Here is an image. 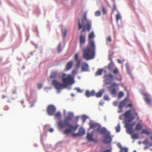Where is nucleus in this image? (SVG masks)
<instances>
[{
    "label": "nucleus",
    "instance_id": "1",
    "mask_svg": "<svg viewBox=\"0 0 152 152\" xmlns=\"http://www.w3.org/2000/svg\"><path fill=\"white\" fill-rule=\"evenodd\" d=\"M94 37V32H91L88 35L87 46L83 50V57L87 60L93 59L95 57V45L94 41L92 40Z\"/></svg>",
    "mask_w": 152,
    "mask_h": 152
},
{
    "label": "nucleus",
    "instance_id": "2",
    "mask_svg": "<svg viewBox=\"0 0 152 152\" xmlns=\"http://www.w3.org/2000/svg\"><path fill=\"white\" fill-rule=\"evenodd\" d=\"M73 117V114L71 113H69L68 114L67 118H64V123L62 120L58 122L57 124L59 129H62L65 127H68L64 130V134H68L73 131H75L78 127V125L73 126L72 124H70L69 121H72Z\"/></svg>",
    "mask_w": 152,
    "mask_h": 152
},
{
    "label": "nucleus",
    "instance_id": "3",
    "mask_svg": "<svg viewBox=\"0 0 152 152\" xmlns=\"http://www.w3.org/2000/svg\"><path fill=\"white\" fill-rule=\"evenodd\" d=\"M124 115L126 120L129 122L133 121L135 118L139 119L138 114L134 107L126 111Z\"/></svg>",
    "mask_w": 152,
    "mask_h": 152
},
{
    "label": "nucleus",
    "instance_id": "4",
    "mask_svg": "<svg viewBox=\"0 0 152 152\" xmlns=\"http://www.w3.org/2000/svg\"><path fill=\"white\" fill-rule=\"evenodd\" d=\"M61 80L66 87L68 85L72 84L74 83L73 78L70 75H67L65 74H63L61 77Z\"/></svg>",
    "mask_w": 152,
    "mask_h": 152
},
{
    "label": "nucleus",
    "instance_id": "5",
    "mask_svg": "<svg viewBox=\"0 0 152 152\" xmlns=\"http://www.w3.org/2000/svg\"><path fill=\"white\" fill-rule=\"evenodd\" d=\"M78 30H80L82 28H83V30L81 32L84 31L85 30V28H86V30L89 31L91 28V22H89L87 23L85 26V25L83 23V19L81 20V23L80 22V20L78 21Z\"/></svg>",
    "mask_w": 152,
    "mask_h": 152
},
{
    "label": "nucleus",
    "instance_id": "6",
    "mask_svg": "<svg viewBox=\"0 0 152 152\" xmlns=\"http://www.w3.org/2000/svg\"><path fill=\"white\" fill-rule=\"evenodd\" d=\"M52 84L55 88L58 90L66 88L65 87V86L63 83H59L56 80H54L52 81Z\"/></svg>",
    "mask_w": 152,
    "mask_h": 152
},
{
    "label": "nucleus",
    "instance_id": "7",
    "mask_svg": "<svg viewBox=\"0 0 152 152\" xmlns=\"http://www.w3.org/2000/svg\"><path fill=\"white\" fill-rule=\"evenodd\" d=\"M104 78V79L105 83L106 84H110L111 83L112 80L113 79V77L112 75L109 74L105 75Z\"/></svg>",
    "mask_w": 152,
    "mask_h": 152
},
{
    "label": "nucleus",
    "instance_id": "8",
    "mask_svg": "<svg viewBox=\"0 0 152 152\" xmlns=\"http://www.w3.org/2000/svg\"><path fill=\"white\" fill-rule=\"evenodd\" d=\"M105 139L103 140V142L104 144H108L111 141L112 138L110 136V132H107L106 133V134L104 136Z\"/></svg>",
    "mask_w": 152,
    "mask_h": 152
},
{
    "label": "nucleus",
    "instance_id": "9",
    "mask_svg": "<svg viewBox=\"0 0 152 152\" xmlns=\"http://www.w3.org/2000/svg\"><path fill=\"white\" fill-rule=\"evenodd\" d=\"M56 111V108L52 105H49L47 108V112L50 115H52L54 114Z\"/></svg>",
    "mask_w": 152,
    "mask_h": 152
},
{
    "label": "nucleus",
    "instance_id": "10",
    "mask_svg": "<svg viewBox=\"0 0 152 152\" xmlns=\"http://www.w3.org/2000/svg\"><path fill=\"white\" fill-rule=\"evenodd\" d=\"M86 34H81L79 36V41L80 46L81 48L83 47V44H85L86 41Z\"/></svg>",
    "mask_w": 152,
    "mask_h": 152
},
{
    "label": "nucleus",
    "instance_id": "11",
    "mask_svg": "<svg viewBox=\"0 0 152 152\" xmlns=\"http://www.w3.org/2000/svg\"><path fill=\"white\" fill-rule=\"evenodd\" d=\"M74 58L75 61L76 62V67L78 69L80 67L81 60L79 58L78 54L77 53H76L75 54Z\"/></svg>",
    "mask_w": 152,
    "mask_h": 152
},
{
    "label": "nucleus",
    "instance_id": "12",
    "mask_svg": "<svg viewBox=\"0 0 152 152\" xmlns=\"http://www.w3.org/2000/svg\"><path fill=\"white\" fill-rule=\"evenodd\" d=\"M133 126L132 124H126V125L127 128V132L129 134H132L134 132V130L132 128Z\"/></svg>",
    "mask_w": 152,
    "mask_h": 152
},
{
    "label": "nucleus",
    "instance_id": "13",
    "mask_svg": "<svg viewBox=\"0 0 152 152\" xmlns=\"http://www.w3.org/2000/svg\"><path fill=\"white\" fill-rule=\"evenodd\" d=\"M93 133H88L87 135V138L88 141H90L96 142V140L93 138Z\"/></svg>",
    "mask_w": 152,
    "mask_h": 152
},
{
    "label": "nucleus",
    "instance_id": "14",
    "mask_svg": "<svg viewBox=\"0 0 152 152\" xmlns=\"http://www.w3.org/2000/svg\"><path fill=\"white\" fill-rule=\"evenodd\" d=\"M95 92L94 90L91 91V92L87 90L85 93V95L88 97L95 96Z\"/></svg>",
    "mask_w": 152,
    "mask_h": 152
},
{
    "label": "nucleus",
    "instance_id": "15",
    "mask_svg": "<svg viewBox=\"0 0 152 152\" xmlns=\"http://www.w3.org/2000/svg\"><path fill=\"white\" fill-rule=\"evenodd\" d=\"M73 62L72 61H69L66 64L65 69L66 70H70L72 67L73 65Z\"/></svg>",
    "mask_w": 152,
    "mask_h": 152
},
{
    "label": "nucleus",
    "instance_id": "16",
    "mask_svg": "<svg viewBox=\"0 0 152 152\" xmlns=\"http://www.w3.org/2000/svg\"><path fill=\"white\" fill-rule=\"evenodd\" d=\"M82 70L83 71H86L88 69V66L86 63H84L83 64L82 66Z\"/></svg>",
    "mask_w": 152,
    "mask_h": 152
},
{
    "label": "nucleus",
    "instance_id": "17",
    "mask_svg": "<svg viewBox=\"0 0 152 152\" xmlns=\"http://www.w3.org/2000/svg\"><path fill=\"white\" fill-rule=\"evenodd\" d=\"M126 99H125L122 101H121L119 103L118 105V108L120 109H121L125 105L126 101Z\"/></svg>",
    "mask_w": 152,
    "mask_h": 152
},
{
    "label": "nucleus",
    "instance_id": "18",
    "mask_svg": "<svg viewBox=\"0 0 152 152\" xmlns=\"http://www.w3.org/2000/svg\"><path fill=\"white\" fill-rule=\"evenodd\" d=\"M144 95L145 96L144 100H145L146 102L148 104H151V100L148 97V95L146 94H144Z\"/></svg>",
    "mask_w": 152,
    "mask_h": 152
},
{
    "label": "nucleus",
    "instance_id": "19",
    "mask_svg": "<svg viewBox=\"0 0 152 152\" xmlns=\"http://www.w3.org/2000/svg\"><path fill=\"white\" fill-rule=\"evenodd\" d=\"M104 91V90H101L97 93H95V95L97 98L100 97L102 96Z\"/></svg>",
    "mask_w": 152,
    "mask_h": 152
},
{
    "label": "nucleus",
    "instance_id": "20",
    "mask_svg": "<svg viewBox=\"0 0 152 152\" xmlns=\"http://www.w3.org/2000/svg\"><path fill=\"white\" fill-rule=\"evenodd\" d=\"M97 123L94 122H90L89 123L90 126L89 129H94L95 126H97Z\"/></svg>",
    "mask_w": 152,
    "mask_h": 152
},
{
    "label": "nucleus",
    "instance_id": "21",
    "mask_svg": "<svg viewBox=\"0 0 152 152\" xmlns=\"http://www.w3.org/2000/svg\"><path fill=\"white\" fill-rule=\"evenodd\" d=\"M78 133L80 136L83 135L85 133L84 129L82 127H80L79 129Z\"/></svg>",
    "mask_w": 152,
    "mask_h": 152
},
{
    "label": "nucleus",
    "instance_id": "22",
    "mask_svg": "<svg viewBox=\"0 0 152 152\" xmlns=\"http://www.w3.org/2000/svg\"><path fill=\"white\" fill-rule=\"evenodd\" d=\"M97 125L98 126H95V127L94 129V132H99L101 129L100 125L97 123Z\"/></svg>",
    "mask_w": 152,
    "mask_h": 152
},
{
    "label": "nucleus",
    "instance_id": "23",
    "mask_svg": "<svg viewBox=\"0 0 152 152\" xmlns=\"http://www.w3.org/2000/svg\"><path fill=\"white\" fill-rule=\"evenodd\" d=\"M110 88V92L112 95H115L116 94V90L114 88Z\"/></svg>",
    "mask_w": 152,
    "mask_h": 152
},
{
    "label": "nucleus",
    "instance_id": "24",
    "mask_svg": "<svg viewBox=\"0 0 152 152\" xmlns=\"http://www.w3.org/2000/svg\"><path fill=\"white\" fill-rule=\"evenodd\" d=\"M99 132L100 134H106V133L107 132L106 129L105 128H102L101 129H100Z\"/></svg>",
    "mask_w": 152,
    "mask_h": 152
},
{
    "label": "nucleus",
    "instance_id": "25",
    "mask_svg": "<svg viewBox=\"0 0 152 152\" xmlns=\"http://www.w3.org/2000/svg\"><path fill=\"white\" fill-rule=\"evenodd\" d=\"M55 117L58 120H60L61 118V115L60 112L56 113L55 115Z\"/></svg>",
    "mask_w": 152,
    "mask_h": 152
},
{
    "label": "nucleus",
    "instance_id": "26",
    "mask_svg": "<svg viewBox=\"0 0 152 152\" xmlns=\"http://www.w3.org/2000/svg\"><path fill=\"white\" fill-rule=\"evenodd\" d=\"M114 64L113 62L111 61L108 65V69H109L112 70L114 67Z\"/></svg>",
    "mask_w": 152,
    "mask_h": 152
},
{
    "label": "nucleus",
    "instance_id": "27",
    "mask_svg": "<svg viewBox=\"0 0 152 152\" xmlns=\"http://www.w3.org/2000/svg\"><path fill=\"white\" fill-rule=\"evenodd\" d=\"M142 126L139 123H137L135 126V130H140L141 129Z\"/></svg>",
    "mask_w": 152,
    "mask_h": 152
},
{
    "label": "nucleus",
    "instance_id": "28",
    "mask_svg": "<svg viewBox=\"0 0 152 152\" xmlns=\"http://www.w3.org/2000/svg\"><path fill=\"white\" fill-rule=\"evenodd\" d=\"M141 134H145L147 135H149L150 133L146 129H143L142 131Z\"/></svg>",
    "mask_w": 152,
    "mask_h": 152
},
{
    "label": "nucleus",
    "instance_id": "29",
    "mask_svg": "<svg viewBox=\"0 0 152 152\" xmlns=\"http://www.w3.org/2000/svg\"><path fill=\"white\" fill-rule=\"evenodd\" d=\"M57 73L56 72H53L50 75V78H56L57 77Z\"/></svg>",
    "mask_w": 152,
    "mask_h": 152
},
{
    "label": "nucleus",
    "instance_id": "30",
    "mask_svg": "<svg viewBox=\"0 0 152 152\" xmlns=\"http://www.w3.org/2000/svg\"><path fill=\"white\" fill-rule=\"evenodd\" d=\"M102 72V70L101 69H99L96 73V75L97 76L98 75H101Z\"/></svg>",
    "mask_w": 152,
    "mask_h": 152
},
{
    "label": "nucleus",
    "instance_id": "31",
    "mask_svg": "<svg viewBox=\"0 0 152 152\" xmlns=\"http://www.w3.org/2000/svg\"><path fill=\"white\" fill-rule=\"evenodd\" d=\"M132 137L133 139H136L138 138V136L137 134L135 133L132 135Z\"/></svg>",
    "mask_w": 152,
    "mask_h": 152
},
{
    "label": "nucleus",
    "instance_id": "32",
    "mask_svg": "<svg viewBox=\"0 0 152 152\" xmlns=\"http://www.w3.org/2000/svg\"><path fill=\"white\" fill-rule=\"evenodd\" d=\"M124 94L122 92H120L118 94V98H121L123 96Z\"/></svg>",
    "mask_w": 152,
    "mask_h": 152
},
{
    "label": "nucleus",
    "instance_id": "33",
    "mask_svg": "<svg viewBox=\"0 0 152 152\" xmlns=\"http://www.w3.org/2000/svg\"><path fill=\"white\" fill-rule=\"evenodd\" d=\"M113 72L114 74L116 75L118 73L119 71L117 68H115L113 71Z\"/></svg>",
    "mask_w": 152,
    "mask_h": 152
},
{
    "label": "nucleus",
    "instance_id": "34",
    "mask_svg": "<svg viewBox=\"0 0 152 152\" xmlns=\"http://www.w3.org/2000/svg\"><path fill=\"white\" fill-rule=\"evenodd\" d=\"M115 129L116 131L118 132L120 131V126L119 124H118L117 126L115 127Z\"/></svg>",
    "mask_w": 152,
    "mask_h": 152
},
{
    "label": "nucleus",
    "instance_id": "35",
    "mask_svg": "<svg viewBox=\"0 0 152 152\" xmlns=\"http://www.w3.org/2000/svg\"><path fill=\"white\" fill-rule=\"evenodd\" d=\"M61 51V44L59 43L58 47V53H60Z\"/></svg>",
    "mask_w": 152,
    "mask_h": 152
},
{
    "label": "nucleus",
    "instance_id": "36",
    "mask_svg": "<svg viewBox=\"0 0 152 152\" xmlns=\"http://www.w3.org/2000/svg\"><path fill=\"white\" fill-rule=\"evenodd\" d=\"M104 99L105 100H109L110 99L109 98L108 96L107 95H105L103 97Z\"/></svg>",
    "mask_w": 152,
    "mask_h": 152
},
{
    "label": "nucleus",
    "instance_id": "37",
    "mask_svg": "<svg viewBox=\"0 0 152 152\" xmlns=\"http://www.w3.org/2000/svg\"><path fill=\"white\" fill-rule=\"evenodd\" d=\"M116 20L117 21H118L119 19H121V16L119 14H117L116 16Z\"/></svg>",
    "mask_w": 152,
    "mask_h": 152
},
{
    "label": "nucleus",
    "instance_id": "38",
    "mask_svg": "<svg viewBox=\"0 0 152 152\" xmlns=\"http://www.w3.org/2000/svg\"><path fill=\"white\" fill-rule=\"evenodd\" d=\"M118 86V84H117L116 83H113L109 87V88H113V87L114 86Z\"/></svg>",
    "mask_w": 152,
    "mask_h": 152
},
{
    "label": "nucleus",
    "instance_id": "39",
    "mask_svg": "<svg viewBox=\"0 0 152 152\" xmlns=\"http://www.w3.org/2000/svg\"><path fill=\"white\" fill-rule=\"evenodd\" d=\"M72 136L74 137H78L80 136L79 133H73L72 134Z\"/></svg>",
    "mask_w": 152,
    "mask_h": 152
},
{
    "label": "nucleus",
    "instance_id": "40",
    "mask_svg": "<svg viewBox=\"0 0 152 152\" xmlns=\"http://www.w3.org/2000/svg\"><path fill=\"white\" fill-rule=\"evenodd\" d=\"M82 118L83 120V122H85L86 119L87 118V117L85 115H83L82 116Z\"/></svg>",
    "mask_w": 152,
    "mask_h": 152
},
{
    "label": "nucleus",
    "instance_id": "41",
    "mask_svg": "<svg viewBox=\"0 0 152 152\" xmlns=\"http://www.w3.org/2000/svg\"><path fill=\"white\" fill-rule=\"evenodd\" d=\"M132 107H133V104H128V105H126V106L125 107L126 108H127L128 107H129L130 108H132Z\"/></svg>",
    "mask_w": 152,
    "mask_h": 152
},
{
    "label": "nucleus",
    "instance_id": "42",
    "mask_svg": "<svg viewBox=\"0 0 152 152\" xmlns=\"http://www.w3.org/2000/svg\"><path fill=\"white\" fill-rule=\"evenodd\" d=\"M95 14L96 16H99L100 15V12L99 11H97L95 12Z\"/></svg>",
    "mask_w": 152,
    "mask_h": 152
},
{
    "label": "nucleus",
    "instance_id": "43",
    "mask_svg": "<svg viewBox=\"0 0 152 152\" xmlns=\"http://www.w3.org/2000/svg\"><path fill=\"white\" fill-rule=\"evenodd\" d=\"M107 41L110 42L111 41V37L110 36H109L107 37Z\"/></svg>",
    "mask_w": 152,
    "mask_h": 152
},
{
    "label": "nucleus",
    "instance_id": "44",
    "mask_svg": "<svg viewBox=\"0 0 152 152\" xmlns=\"http://www.w3.org/2000/svg\"><path fill=\"white\" fill-rule=\"evenodd\" d=\"M102 12L104 14H105L107 13L106 10L104 7H102Z\"/></svg>",
    "mask_w": 152,
    "mask_h": 152
},
{
    "label": "nucleus",
    "instance_id": "45",
    "mask_svg": "<svg viewBox=\"0 0 152 152\" xmlns=\"http://www.w3.org/2000/svg\"><path fill=\"white\" fill-rule=\"evenodd\" d=\"M37 87L39 89H40L42 87V85L41 83H38L37 84Z\"/></svg>",
    "mask_w": 152,
    "mask_h": 152
},
{
    "label": "nucleus",
    "instance_id": "46",
    "mask_svg": "<svg viewBox=\"0 0 152 152\" xmlns=\"http://www.w3.org/2000/svg\"><path fill=\"white\" fill-rule=\"evenodd\" d=\"M75 89L78 92L80 93L82 91L81 90L78 88H75Z\"/></svg>",
    "mask_w": 152,
    "mask_h": 152
},
{
    "label": "nucleus",
    "instance_id": "47",
    "mask_svg": "<svg viewBox=\"0 0 152 152\" xmlns=\"http://www.w3.org/2000/svg\"><path fill=\"white\" fill-rule=\"evenodd\" d=\"M119 148L121 149V151L119 152H124V148H122L121 145H120Z\"/></svg>",
    "mask_w": 152,
    "mask_h": 152
},
{
    "label": "nucleus",
    "instance_id": "48",
    "mask_svg": "<svg viewBox=\"0 0 152 152\" xmlns=\"http://www.w3.org/2000/svg\"><path fill=\"white\" fill-rule=\"evenodd\" d=\"M100 152H111V150L110 149H108Z\"/></svg>",
    "mask_w": 152,
    "mask_h": 152
},
{
    "label": "nucleus",
    "instance_id": "49",
    "mask_svg": "<svg viewBox=\"0 0 152 152\" xmlns=\"http://www.w3.org/2000/svg\"><path fill=\"white\" fill-rule=\"evenodd\" d=\"M76 73V71L75 70H73L72 72V74L73 75H75Z\"/></svg>",
    "mask_w": 152,
    "mask_h": 152
},
{
    "label": "nucleus",
    "instance_id": "50",
    "mask_svg": "<svg viewBox=\"0 0 152 152\" xmlns=\"http://www.w3.org/2000/svg\"><path fill=\"white\" fill-rule=\"evenodd\" d=\"M117 103H118V102H117L115 101L113 102V106H115L117 105Z\"/></svg>",
    "mask_w": 152,
    "mask_h": 152
},
{
    "label": "nucleus",
    "instance_id": "51",
    "mask_svg": "<svg viewBox=\"0 0 152 152\" xmlns=\"http://www.w3.org/2000/svg\"><path fill=\"white\" fill-rule=\"evenodd\" d=\"M66 35V30H65L64 33H63V36L64 38H65Z\"/></svg>",
    "mask_w": 152,
    "mask_h": 152
},
{
    "label": "nucleus",
    "instance_id": "52",
    "mask_svg": "<svg viewBox=\"0 0 152 152\" xmlns=\"http://www.w3.org/2000/svg\"><path fill=\"white\" fill-rule=\"evenodd\" d=\"M124 152H128L127 148H124Z\"/></svg>",
    "mask_w": 152,
    "mask_h": 152
},
{
    "label": "nucleus",
    "instance_id": "53",
    "mask_svg": "<svg viewBox=\"0 0 152 152\" xmlns=\"http://www.w3.org/2000/svg\"><path fill=\"white\" fill-rule=\"evenodd\" d=\"M113 6H114V9H113V11H114L116 9V6H115V2H114V4H113Z\"/></svg>",
    "mask_w": 152,
    "mask_h": 152
},
{
    "label": "nucleus",
    "instance_id": "54",
    "mask_svg": "<svg viewBox=\"0 0 152 152\" xmlns=\"http://www.w3.org/2000/svg\"><path fill=\"white\" fill-rule=\"evenodd\" d=\"M49 131L50 132H52L53 131V129L52 128H50L49 129Z\"/></svg>",
    "mask_w": 152,
    "mask_h": 152
},
{
    "label": "nucleus",
    "instance_id": "55",
    "mask_svg": "<svg viewBox=\"0 0 152 152\" xmlns=\"http://www.w3.org/2000/svg\"><path fill=\"white\" fill-rule=\"evenodd\" d=\"M84 18H85V20L87 21V19L86 14H85V15H84Z\"/></svg>",
    "mask_w": 152,
    "mask_h": 152
},
{
    "label": "nucleus",
    "instance_id": "56",
    "mask_svg": "<svg viewBox=\"0 0 152 152\" xmlns=\"http://www.w3.org/2000/svg\"><path fill=\"white\" fill-rule=\"evenodd\" d=\"M76 122H77L78 120V119H79V117H76Z\"/></svg>",
    "mask_w": 152,
    "mask_h": 152
},
{
    "label": "nucleus",
    "instance_id": "57",
    "mask_svg": "<svg viewBox=\"0 0 152 152\" xmlns=\"http://www.w3.org/2000/svg\"><path fill=\"white\" fill-rule=\"evenodd\" d=\"M146 142H148V141L147 140H145L144 141V144H146L145 143H146Z\"/></svg>",
    "mask_w": 152,
    "mask_h": 152
},
{
    "label": "nucleus",
    "instance_id": "58",
    "mask_svg": "<svg viewBox=\"0 0 152 152\" xmlns=\"http://www.w3.org/2000/svg\"><path fill=\"white\" fill-rule=\"evenodd\" d=\"M118 63L120 64L121 63V60H119V59H118Z\"/></svg>",
    "mask_w": 152,
    "mask_h": 152
},
{
    "label": "nucleus",
    "instance_id": "59",
    "mask_svg": "<svg viewBox=\"0 0 152 152\" xmlns=\"http://www.w3.org/2000/svg\"><path fill=\"white\" fill-rule=\"evenodd\" d=\"M103 104V103L102 102H100L99 103V105H102Z\"/></svg>",
    "mask_w": 152,
    "mask_h": 152
},
{
    "label": "nucleus",
    "instance_id": "60",
    "mask_svg": "<svg viewBox=\"0 0 152 152\" xmlns=\"http://www.w3.org/2000/svg\"><path fill=\"white\" fill-rule=\"evenodd\" d=\"M122 109H120V110L118 111V113H120L122 111Z\"/></svg>",
    "mask_w": 152,
    "mask_h": 152
},
{
    "label": "nucleus",
    "instance_id": "61",
    "mask_svg": "<svg viewBox=\"0 0 152 152\" xmlns=\"http://www.w3.org/2000/svg\"><path fill=\"white\" fill-rule=\"evenodd\" d=\"M71 95L73 96H74V95H73V94H71Z\"/></svg>",
    "mask_w": 152,
    "mask_h": 152
},
{
    "label": "nucleus",
    "instance_id": "62",
    "mask_svg": "<svg viewBox=\"0 0 152 152\" xmlns=\"http://www.w3.org/2000/svg\"><path fill=\"white\" fill-rule=\"evenodd\" d=\"M151 138L152 140V135H151Z\"/></svg>",
    "mask_w": 152,
    "mask_h": 152
},
{
    "label": "nucleus",
    "instance_id": "63",
    "mask_svg": "<svg viewBox=\"0 0 152 152\" xmlns=\"http://www.w3.org/2000/svg\"><path fill=\"white\" fill-rule=\"evenodd\" d=\"M119 118H120V119H121V116H120L119 117Z\"/></svg>",
    "mask_w": 152,
    "mask_h": 152
},
{
    "label": "nucleus",
    "instance_id": "64",
    "mask_svg": "<svg viewBox=\"0 0 152 152\" xmlns=\"http://www.w3.org/2000/svg\"><path fill=\"white\" fill-rule=\"evenodd\" d=\"M133 152H136L135 151H134Z\"/></svg>",
    "mask_w": 152,
    "mask_h": 152
}]
</instances>
